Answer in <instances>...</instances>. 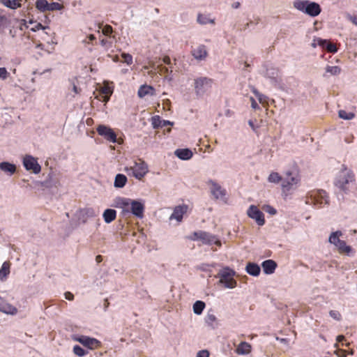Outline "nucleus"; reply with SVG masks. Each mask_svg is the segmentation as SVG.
Here are the masks:
<instances>
[{
  "label": "nucleus",
  "mask_w": 357,
  "mask_h": 357,
  "mask_svg": "<svg viewBox=\"0 0 357 357\" xmlns=\"http://www.w3.org/2000/svg\"><path fill=\"white\" fill-rule=\"evenodd\" d=\"M355 181V176L352 171L344 167L339 172L334 181V185L343 192L349 190L348 185Z\"/></svg>",
  "instance_id": "f257e3e1"
},
{
  "label": "nucleus",
  "mask_w": 357,
  "mask_h": 357,
  "mask_svg": "<svg viewBox=\"0 0 357 357\" xmlns=\"http://www.w3.org/2000/svg\"><path fill=\"white\" fill-rule=\"evenodd\" d=\"M294 6L312 17L319 15L321 11L319 4L307 0H296L294 2Z\"/></svg>",
  "instance_id": "f03ea898"
},
{
  "label": "nucleus",
  "mask_w": 357,
  "mask_h": 357,
  "mask_svg": "<svg viewBox=\"0 0 357 357\" xmlns=\"http://www.w3.org/2000/svg\"><path fill=\"white\" fill-rule=\"evenodd\" d=\"M305 203L312 204L318 208H321L324 205L328 204V196L325 190H312L306 197Z\"/></svg>",
  "instance_id": "7ed1b4c3"
},
{
  "label": "nucleus",
  "mask_w": 357,
  "mask_h": 357,
  "mask_svg": "<svg viewBox=\"0 0 357 357\" xmlns=\"http://www.w3.org/2000/svg\"><path fill=\"white\" fill-rule=\"evenodd\" d=\"M188 238L191 241H200L206 245L215 244L218 246H221L220 241L216 238L215 236L204 231H194Z\"/></svg>",
  "instance_id": "20e7f679"
},
{
  "label": "nucleus",
  "mask_w": 357,
  "mask_h": 357,
  "mask_svg": "<svg viewBox=\"0 0 357 357\" xmlns=\"http://www.w3.org/2000/svg\"><path fill=\"white\" fill-rule=\"evenodd\" d=\"M213 80L206 77H201L195 79V91L197 96H202L205 93L210 91L212 87Z\"/></svg>",
  "instance_id": "39448f33"
},
{
  "label": "nucleus",
  "mask_w": 357,
  "mask_h": 357,
  "mask_svg": "<svg viewBox=\"0 0 357 357\" xmlns=\"http://www.w3.org/2000/svg\"><path fill=\"white\" fill-rule=\"evenodd\" d=\"M235 272L229 268H224L220 273L219 282L225 288L233 289L236 286V281L234 279Z\"/></svg>",
  "instance_id": "423d86ee"
},
{
  "label": "nucleus",
  "mask_w": 357,
  "mask_h": 357,
  "mask_svg": "<svg viewBox=\"0 0 357 357\" xmlns=\"http://www.w3.org/2000/svg\"><path fill=\"white\" fill-rule=\"evenodd\" d=\"M96 131L99 135L103 137L109 142H117L118 144L121 143V142L117 139L116 134L114 132V131L108 126L105 125H99L96 128Z\"/></svg>",
  "instance_id": "0eeeda50"
},
{
  "label": "nucleus",
  "mask_w": 357,
  "mask_h": 357,
  "mask_svg": "<svg viewBox=\"0 0 357 357\" xmlns=\"http://www.w3.org/2000/svg\"><path fill=\"white\" fill-rule=\"evenodd\" d=\"M300 178L298 174H293L288 171L285 173V178L282 179L281 183L282 189L284 192L289 191L293 187L298 183Z\"/></svg>",
  "instance_id": "6e6552de"
},
{
  "label": "nucleus",
  "mask_w": 357,
  "mask_h": 357,
  "mask_svg": "<svg viewBox=\"0 0 357 357\" xmlns=\"http://www.w3.org/2000/svg\"><path fill=\"white\" fill-rule=\"evenodd\" d=\"M132 175L137 179H142L148 172V166L144 161L138 159L130 167Z\"/></svg>",
  "instance_id": "1a4fd4ad"
},
{
  "label": "nucleus",
  "mask_w": 357,
  "mask_h": 357,
  "mask_svg": "<svg viewBox=\"0 0 357 357\" xmlns=\"http://www.w3.org/2000/svg\"><path fill=\"white\" fill-rule=\"evenodd\" d=\"M249 218L255 220L259 226H263L266 221L264 213L255 205H251L247 211Z\"/></svg>",
  "instance_id": "9d476101"
},
{
  "label": "nucleus",
  "mask_w": 357,
  "mask_h": 357,
  "mask_svg": "<svg viewBox=\"0 0 357 357\" xmlns=\"http://www.w3.org/2000/svg\"><path fill=\"white\" fill-rule=\"evenodd\" d=\"M75 340L81 343L83 346L90 349H96L101 347V342L98 340L94 337H90L85 335H81L78 337H75Z\"/></svg>",
  "instance_id": "9b49d317"
},
{
  "label": "nucleus",
  "mask_w": 357,
  "mask_h": 357,
  "mask_svg": "<svg viewBox=\"0 0 357 357\" xmlns=\"http://www.w3.org/2000/svg\"><path fill=\"white\" fill-rule=\"evenodd\" d=\"M23 165L26 170H31L35 174H38L41 170L37 160L31 155H26L24 158Z\"/></svg>",
  "instance_id": "f8f14e48"
},
{
  "label": "nucleus",
  "mask_w": 357,
  "mask_h": 357,
  "mask_svg": "<svg viewBox=\"0 0 357 357\" xmlns=\"http://www.w3.org/2000/svg\"><path fill=\"white\" fill-rule=\"evenodd\" d=\"M132 199L126 197H118L115 200L116 207L121 208L124 215L130 213Z\"/></svg>",
  "instance_id": "ddd939ff"
},
{
  "label": "nucleus",
  "mask_w": 357,
  "mask_h": 357,
  "mask_svg": "<svg viewBox=\"0 0 357 357\" xmlns=\"http://www.w3.org/2000/svg\"><path fill=\"white\" fill-rule=\"evenodd\" d=\"M130 211V213L133 214L136 217L142 218L144 215V206L142 202L132 199Z\"/></svg>",
  "instance_id": "4468645a"
},
{
  "label": "nucleus",
  "mask_w": 357,
  "mask_h": 357,
  "mask_svg": "<svg viewBox=\"0 0 357 357\" xmlns=\"http://www.w3.org/2000/svg\"><path fill=\"white\" fill-rule=\"evenodd\" d=\"M188 206L185 204L179 205L174 208V211L169 217L170 220L175 219L178 222H181L183 219V216L187 213Z\"/></svg>",
  "instance_id": "2eb2a0df"
},
{
  "label": "nucleus",
  "mask_w": 357,
  "mask_h": 357,
  "mask_svg": "<svg viewBox=\"0 0 357 357\" xmlns=\"http://www.w3.org/2000/svg\"><path fill=\"white\" fill-rule=\"evenodd\" d=\"M114 87L110 86L108 82H105L103 86L100 89V94L102 98V101L107 102L110 96L113 93Z\"/></svg>",
  "instance_id": "dca6fc26"
},
{
  "label": "nucleus",
  "mask_w": 357,
  "mask_h": 357,
  "mask_svg": "<svg viewBox=\"0 0 357 357\" xmlns=\"http://www.w3.org/2000/svg\"><path fill=\"white\" fill-rule=\"evenodd\" d=\"M211 185V191L215 199H223L226 195V190L217 183L210 181Z\"/></svg>",
  "instance_id": "f3484780"
},
{
  "label": "nucleus",
  "mask_w": 357,
  "mask_h": 357,
  "mask_svg": "<svg viewBox=\"0 0 357 357\" xmlns=\"http://www.w3.org/2000/svg\"><path fill=\"white\" fill-rule=\"evenodd\" d=\"M0 311L10 314H15L17 309L13 305L7 303L3 298L0 296Z\"/></svg>",
  "instance_id": "a211bd4d"
},
{
  "label": "nucleus",
  "mask_w": 357,
  "mask_h": 357,
  "mask_svg": "<svg viewBox=\"0 0 357 357\" xmlns=\"http://www.w3.org/2000/svg\"><path fill=\"white\" fill-rule=\"evenodd\" d=\"M192 54L196 59H205L208 54L206 46L204 45H199L192 50Z\"/></svg>",
  "instance_id": "6ab92c4d"
},
{
  "label": "nucleus",
  "mask_w": 357,
  "mask_h": 357,
  "mask_svg": "<svg viewBox=\"0 0 357 357\" xmlns=\"http://www.w3.org/2000/svg\"><path fill=\"white\" fill-rule=\"evenodd\" d=\"M10 24V20L5 10L0 9V33H3Z\"/></svg>",
  "instance_id": "aec40b11"
},
{
  "label": "nucleus",
  "mask_w": 357,
  "mask_h": 357,
  "mask_svg": "<svg viewBox=\"0 0 357 357\" xmlns=\"http://www.w3.org/2000/svg\"><path fill=\"white\" fill-rule=\"evenodd\" d=\"M261 266L266 274H272L277 267V264L272 259H268L263 261Z\"/></svg>",
  "instance_id": "412c9836"
},
{
  "label": "nucleus",
  "mask_w": 357,
  "mask_h": 357,
  "mask_svg": "<svg viewBox=\"0 0 357 357\" xmlns=\"http://www.w3.org/2000/svg\"><path fill=\"white\" fill-rule=\"evenodd\" d=\"M252 346L247 342H241L236 349V353L238 355H247L251 352Z\"/></svg>",
  "instance_id": "4be33fe9"
},
{
  "label": "nucleus",
  "mask_w": 357,
  "mask_h": 357,
  "mask_svg": "<svg viewBox=\"0 0 357 357\" xmlns=\"http://www.w3.org/2000/svg\"><path fill=\"white\" fill-rule=\"evenodd\" d=\"M155 91V90L153 86L144 84L139 87L137 94L139 98H144L147 95H154Z\"/></svg>",
  "instance_id": "5701e85b"
},
{
  "label": "nucleus",
  "mask_w": 357,
  "mask_h": 357,
  "mask_svg": "<svg viewBox=\"0 0 357 357\" xmlns=\"http://www.w3.org/2000/svg\"><path fill=\"white\" fill-rule=\"evenodd\" d=\"M175 155L181 160H189L192 157V152L188 149H179L176 150Z\"/></svg>",
  "instance_id": "b1692460"
},
{
  "label": "nucleus",
  "mask_w": 357,
  "mask_h": 357,
  "mask_svg": "<svg viewBox=\"0 0 357 357\" xmlns=\"http://www.w3.org/2000/svg\"><path fill=\"white\" fill-rule=\"evenodd\" d=\"M103 219L106 223H110L116 218V211L114 209L107 208L102 214Z\"/></svg>",
  "instance_id": "393cba45"
},
{
  "label": "nucleus",
  "mask_w": 357,
  "mask_h": 357,
  "mask_svg": "<svg viewBox=\"0 0 357 357\" xmlns=\"http://www.w3.org/2000/svg\"><path fill=\"white\" fill-rule=\"evenodd\" d=\"M245 269L248 274L253 276H257L260 273V267L255 263H248Z\"/></svg>",
  "instance_id": "a878e982"
},
{
  "label": "nucleus",
  "mask_w": 357,
  "mask_h": 357,
  "mask_svg": "<svg viewBox=\"0 0 357 357\" xmlns=\"http://www.w3.org/2000/svg\"><path fill=\"white\" fill-rule=\"evenodd\" d=\"M0 2L6 7L10 9H17L22 6L20 0H0Z\"/></svg>",
  "instance_id": "bb28decb"
},
{
  "label": "nucleus",
  "mask_w": 357,
  "mask_h": 357,
  "mask_svg": "<svg viewBox=\"0 0 357 357\" xmlns=\"http://www.w3.org/2000/svg\"><path fill=\"white\" fill-rule=\"evenodd\" d=\"M0 169L4 172L9 173L11 175L15 172L16 167L13 164L7 162H3L0 163Z\"/></svg>",
  "instance_id": "cd10ccee"
},
{
  "label": "nucleus",
  "mask_w": 357,
  "mask_h": 357,
  "mask_svg": "<svg viewBox=\"0 0 357 357\" xmlns=\"http://www.w3.org/2000/svg\"><path fill=\"white\" fill-rule=\"evenodd\" d=\"M10 263L5 261L0 269V280H4L10 273Z\"/></svg>",
  "instance_id": "c85d7f7f"
},
{
  "label": "nucleus",
  "mask_w": 357,
  "mask_h": 357,
  "mask_svg": "<svg viewBox=\"0 0 357 357\" xmlns=\"http://www.w3.org/2000/svg\"><path fill=\"white\" fill-rule=\"evenodd\" d=\"M319 45L324 47L328 52L335 53L337 51V48L334 43L328 42L326 40H321Z\"/></svg>",
  "instance_id": "c756f323"
},
{
  "label": "nucleus",
  "mask_w": 357,
  "mask_h": 357,
  "mask_svg": "<svg viewBox=\"0 0 357 357\" xmlns=\"http://www.w3.org/2000/svg\"><path fill=\"white\" fill-rule=\"evenodd\" d=\"M127 182V177L122 174H118L115 177L114 186L116 188H123Z\"/></svg>",
  "instance_id": "7c9ffc66"
},
{
  "label": "nucleus",
  "mask_w": 357,
  "mask_h": 357,
  "mask_svg": "<svg viewBox=\"0 0 357 357\" xmlns=\"http://www.w3.org/2000/svg\"><path fill=\"white\" fill-rule=\"evenodd\" d=\"M338 251L341 254H349L351 251V248L347 245L344 241L341 240L337 244L335 245Z\"/></svg>",
  "instance_id": "2f4dec72"
},
{
  "label": "nucleus",
  "mask_w": 357,
  "mask_h": 357,
  "mask_svg": "<svg viewBox=\"0 0 357 357\" xmlns=\"http://www.w3.org/2000/svg\"><path fill=\"white\" fill-rule=\"evenodd\" d=\"M197 22L201 24H206L208 23L215 24L213 19H210L208 15L199 14L197 16Z\"/></svg>",
  "instance_id": "473e14b6"
},
{
  "label": "nucleus",
  "mask_w": 357,
  "mask_h": 357,
  "mask_svg": "<svg viewBox=\"0 0 357 357\" xmlns=\"http://www.w3.org/2000/svg\"><path fill=\"white\" fill-rule=\"evenodd\" d=\"M36 7L41 12H46L49 9V3L47 0H37Z\"/></svg>",
  "instance_id": "72a5a7b5"
},
{
  "label": "nucleus",
  "mask_w": 357,
  "mask_h": 357,
  "mask_svg": "<svg viewBox=\"0 0 357 357\" xmlns=\"http://www.w3.org/2000/svg\"><path fill=\"white\" fill-rule=\"evenodd\" d=\"M342 235V231H337L335 232H332L331 234L329 236V242L331 244L336 245L341 240L340 239V237Z\"/></svg>",
  "instance_id": "f704fd0d"
},
{
  "label": "nucleus",
  "mask_w": 357,
  "mask_h": 357,
  "mask_svg": "<svg viewBox=\"0 0 357 357\" xmlns=\"http://www.w3.org/2000/svg\"><path fill=\"white\" fill-rule=\"evenodd\" d=\"M205 306L204 302L197 301L193 305V311L196 314H201L205 308Z\"/></svg>",
  "instance_id": "c9c22d12"
},
{
  "label": "nucleus",
  "mask_w": 357,
  "mask_h": 357,
  "mask_svg": "<svg viewBox=\"0 0 357 357\" xmlns=\"http://www.w3.org/2000/svg\"><path fill=\"white\" fill-rule=\"evenodd\" d=\"M282 176L278 172H271L268 176V181L270 183H279L282 182Z\"/></svg>",
  "instance_id": "e433bc0d"
},
{
  "label": "nucleus",
  "mask_w": 357,
  "mask_h": 357,
  "mask_svg": "<svg viewBox=\"0 0 357 357\" xmlns=\"http://www.w3.org/2000/svg\"><path fill=\"white\" fill-rule=\"evenodd\" d=\"M205 321L208 326L214 328L215 324L217 322V318L215 314L208 313L206 316Z\"/></svg>",
  "instance_id": "4c0bfd02"
},
{
  "label": "nucleus",
  "mask_w": 357,
  "mask_h": 357,
  "mask_svg": "<svg viewBox=\"0 0 357 357\" xmlns=\"http://www.w3.org/2000/svg\"><path fill=\"white\" fill-rule=\"evenodd\" d=\"M326 73H330L332 75H337L341 73V68L339 66H327L326 68Z\"/></svg>",
  "instance_id": "58836bf2"
},
{
  "label": "nucleus",
  "mask_w": 357,
  "mask_h": 357,
  "mask_svg": "<svg viewBox=\"0 0 357 357\" xmlns=\"http://www.w3.org/2000/svg\"><path fill=\"white\" fill-rule=\"evenodd\" d=\"M73 353L79 357H82L87 354V351L79 345H75L73 347Z\"/></svg>",
  "instance_id": "ea45409f"
},
{
  "label": "nucleus",
  "mask_w": 357,
  "mask_h": 357,
  "mask_svg": "<svg viewBox=\"0 0 357 357\" xmlns=\"http://www.w3.org/2000/svg\"><path fill=\"white\" fill-rule=\"evenodd\" d=\"M354 114L352 112H347L344 110H340L339 111V116L341 119H345V120H351L354 117Z\"/></svg>",
  "instance_id": "a19ab883"
},
{
  "label": "nucleus",
  "mask_w": 357,
  "mask_h": 357,
  "mask_svg": "<svg viewBox=\"0 0 357 357\" xmlns=\"http://www.w3.org/2000/svg\"><path fill=\"white\" fill-rule=\"evenodd\" d=\"M63 8V6L61 3L57 2L49 3V9L48 11L53 10H61Z\"/></svg>",
  "instance_id": "79ce46f5"
},
{
  "label": "nucleus",
  "mask_w": 357,
  "mask_h": 357,
  "mask_svg": "<svg viewBox=\"0 0 357 357\" xmlns=\"http://www.w3.org/2000/svg\"><path fill=\"white\" fill-rule=\"evenodd\" d=\"M100 45L106 50H109L112 46V41L109 38H102L100 40Z\"/></svg>",
  "instance_id": "37998d69"
},
{
  "label": "nucleus",
  "mask_w": 357,
  "mask_h": 357,
  "mask_svg": "<svg viewBox=\"0 0 357 357\" xmlns=\"http://www.w3.org/2000/svg\"><path fill=\"white\" fill-rule=\"evenodd\" d=\"M102 33L105 36H109V38H111V34L113 33L112 26L109 24L105 25L102 29Z\"/></svg>",
  "instance_id": "c03bdc74"
},
{
  "label": "nucleus",
  "mask_w": 357,
  "mask_h": 357,
  "mask_svg": "<svg viewBox=\"0 0 357 357\" xmlns=\"http://www.w3.org/2000/svg\"><path fill=\"white\" fill-rule=\"evenodd\" d=\"M121 56L122 58L123 59L124 62L126 63L128 65H131L132 63V55L126 53H123Z\"/></svg>",
  "instance_id": "a18cd8bd"
},
{
  "label": "nucleus",
  "mask_w": 357,
  "mask_h": 357,
  "mask_svg": "<svg viewBox=\"0 0 357 357\" xmlns=\"http://www.w3.org/2000/svg\"><path fill=\"white\" fill-rule=\"evenodd\" d=\"M263 209L268 213L271 215H275L277 213V211L275 208L271 206L266 205L263 207Z\"/></svg>",
  "instance_id": "49530a36"
},
{
  "label": "nucleus",
  "mask_w": 357,
  "mask_h": 357,
  "mask_svg": "<svg viewBox=\"0 0 357 357\" xmlns=\"http://www.w3.org/2000/svg\"><path fill=\"white\" fill-rule=\"evenodd\" d=\"M329 314L330 316L335 320L340 321L342 319V316L338 311L331 310Z\"/></svg>",
  "instance_id": "de8ad7c7"
},
{
  "label": "nucleus",
  "mask_w": 357,
  "mask_h": 357,
  "mask_svg": "<svg viewBox=\"0 0 357 357\" xmlns=\"http://www.w3.org/2000/svg\"><path fill=\"white\" fill-rule=\"evenodd\" d=\"M8 75L9 73L6 68H0V79H6L8 77Z\"/></svg>",
  "instance_id": "09e8293b"
},
{
  "label": "nucleus",
  "mask_w": 357,
  "mask_h": 357,
  "mask_svg": "<svg viewBox=\"0 0 357 357\" xmlns=\"http://www.w3.org/2000/svg\"><path fill=\"white\" fill-rule=\"evenodd\" d=\"M208 356H209V353L207 350L199 351L197 354V357H208Z\"/></svg>",
  "instance_id": "8fccbe9b"
},
{
  "label": "nucleus",
  "mask_w": 357,
  "mask_h": 357,
  "mask_svg": "<svg viewBox=\"0 0 357 357\" xmlns=\"http://www.w3.org/2000/svg\"><path fill=\"white\" fill-rule=\"evenodd\" d=\"M45 27L43 26L40 23H38L36 26H34L33 27H32L31 29V30L32 31H38L40 29H45Z\"/></svg>",
  "instance_id": "3c124183"
},
{
  "label": "nucleus",
  "mask_w": 357,
  "mask_h": 357,
  "mask_svg": "<svg viewBox=\"0 0 357 357\" xmlns=\"http://www.w3.org/2000/svg\"><path fill=\"white\" fill-rule=\"evenodd\" d=\"M250 100L251 102V106L254 109H257L259 108L258 104L257 103V102L254 98L251 97Z\"/></svg>",
  "instance_id": "603ef678"
},
{
  "label": "nucleus",
  "mask_w": 357,
  "mask_h": 357,
  "mask_svg": "<svg viewBox=\"0 0 357 357\" xmlns=\"http://www.w3.org/2000/svg\"><path fill=\"white\" fill-rule=\"evenodd\" d=\"M64 295L65 298L68 301H73L74 299V295L70 291L66 292Z\"/></svg>",
  "instance_id": "864d4df0"
},
{
  "label": "nucleus",
  "mask_w": 357,
  "mask_h": 357,
  "mask_svg": "<svg viewBox=\"0 0 357 357\" xmlns=\"http://www.w3.org/2000/svg\"><path fill=\"white\" fill-rule=\"evenodd\" d=\"M163 62H164V63H165L167 65H170L171 64V59H170L169 56H165L163 58Z\"/></svg>",
  "instance_id": "5fc2aeb1"
},
{
  "label": "nucleus",
  "mask_w": 357,
  "mask_h": 357,
  "mask_svg": "<svg viewBox=\"0 0 357 357\" xmlns=\"http://www.w3.org/2000/svg\"><path fill=\"white\" fill-rule=\"evenodd\" d=\"M252 92L257 96V97L258 98L259 102H261V95L256 90V89H254L252 91Z\"/></svg>",
  "instance_id": "6e6d98bb"
},
{
  "label": "nucleus",
  "mask_w": 357,
  "mask_h": 357,
  "mask_svg": "<svg viewBox=\"0 0 357 357\" xmlns=\"http://www.w3.org/2000/svg\"><path fill=\"white\" fill-rule=\"evenodd\" d=\"M96 261L97 263H100L102 261V257L101 255H97L96 257Z\"/></svg>",
  "instance_id": "4d7b16f0"
},
{
  "label": "nucleus",
  "mask_w": 357,
  "mask_h": 357,
  "mask_svg": "<svg viewBox=\"0 0 357 357\" xmlns=\"http://www.w3.org/2000/svg\"><path fill=\"white\" fill-rule=\"evenodd\" d=\"M345 339L344 336V335H338L337 337V342H342Z\"/></svg>",
  "instance_id": "13d9d810"
},
{
  "label": "nucleus",
  "mask_w": 357,
  "mask_h": 357,
  "mask_svg": "<svg viewBox=\"0 0 357 357\" xmlns=\"http://www.w3.org/2000/svg\"><path fill=\"white\" fill-rule=\"evenodd\" d=\"M232 8H239L240 6V3L239 2H234L233 4H232Z\"/></svg>",
  "instance_id": "bf43d9fd"
},
{
  "label": "nucleus",
  "mask_w": 357,
  "mask_h": 357,
  "mask_svg": "<svg viewBox=\"0 0 357 357\" xmlns=\"http://www.w3.org/2000/svg\"><path fill=\"white\" fill-rule=\"evenodd\" d=\"M73 91L75 93H79V89L77 87L76 85H73Z\"/></svg>",
  "instance_id": "052dcab7"
},
{
  "label": "nucleus",
  "mask_w": 357,
  "mask_h": 357,
  "mask_svg": "<svg viewBox=\"0 0 357 357\" xmlns=\"http://www.w3.org/2000/svg\"><path fill=\"white\" fill-rule=\"evenodd\" d=\"M88 38L89 40V41H93L96 39V37L93 34H90L89 36H88Z\"/></svg>",
  "instance_id": "680f3d73"
},
{
  "label": "nucleus",
  "mask_w": 357,
  "mask_h": 357,
  "mask_svg": "<svg viewBox=\"0 0 357 357\" xmlns=\"http://www.w3.org/2000/svg\"><path fill=\"white\" fill-rule=\"evenodd\" d=\"M43 47H44V45L42 43L36 44V47L37 48H40V49L43 50Z\"/></svg>",
  "instance_id": "e2e57ef3"
},
{
  "label": "nucleus",
  "mask_w": 357,
  "mask_h": 357,
  "mask_svg": "<svg viewBox=\"0 0 357 357\" xmlns=\"http://www.w3.org/2000/svg\"><path fill=\"white\" fill-rule=\"evenodd\" d=\"M160 71H164L165 73H167L168 68L167 67H162Z\"/></svg>",
  "instance_id": "0e129e2a"
},
{
  "label": "nucleus",
  "mask_w": 357,
  "mask_h": 357,
  "mask_svg": "<svg viewBox=\"0 0 357 357\" xmlns=\"http://www.w3.org/2000/svg\"><path fill=\"white\" fill-rule=\"evenodd\" d=\"M232 114H233V112H231L229 109H228L226 112V115L228 116H231Z\"/></svg>",
  "instance_id": "69168bd1"
},
{
  "label": "nucleus",
  "mask_w": 357,
  "mask_h": 357,
  "mask_svg": "<svg viewBox=\"0 0 357 357\" xmlns=\"http://www.w3.org/2000/svg\"><path fill=\"white\" fill-rule=\"evenodd\" d=\"M354 23L357 25V17L354 19Z\"/></svg>",
  "instance_id": "338daca9"
}]
</instances>
